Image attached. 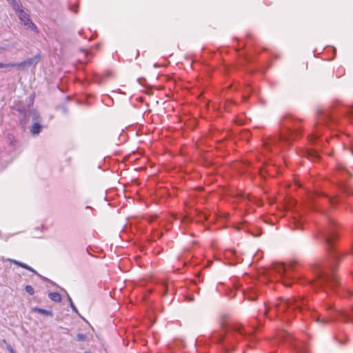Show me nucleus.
Here are the masks:
<instances>
[{
  "label": "nucleus",
  "mask_w": 353,
  "mask_h": 353,
  "mask_svg": "<svg viewBox=\"0 0 353 353\" xmlns=\"http://www.w3.org/2000/svg\"><path fill=\"white\" fill-rule=\"evenodd\" d=\"M49 298L57 303H59L61 301V296L58 292H50L48 294Z\"/></svg>",
  "instance_id": "11"
},
{
  "label": "nucleus",
  "mask_w": 353,
  "mask_h": 353,
  "mask_svg": "<svg viewBox=\"0 0 353 353\" xmlns=\"http://www.w3.org/2000/svg\"><path fill=\"white\" fill-rule=\"evenodd\" d=\"M283 125H287V130L290 134L292 135L294 133H298L299 128L294 125H289L288 123H283Z\"/></svg>",
  "instance_id": "9"
},
{
  "label": "nucleus",
  "mask_w": 353,
  "mask_h": 353,
  "mask_svg": "<svg viewBox=\"0 0 353 353\" xmlns=\"http://www.w3.org/2000/svg\"><path fill=\"white\" fill-rule=\"evenodd\" d=\"M343 191L347 194H353V189L344 188Z\"/></svg>",
  "instance_id": "20"
},
{
  "label": "nucleus",
  "mask_w": 353,
  "mask_h": 353,
  "mask_svg": "<svg viewBox=\"0 0 353 353\" xmlns=\"http://www.w3.org/2000/svg\"><path fill=\"white\" fill-rule=\"evenodd\" d=\"M8 261H10L11 263H14V264H15L17 265H19V266L23 268H25V269H26V270L33 272L35 274L39 275L36 270H34L32 268H31L30 266H29L26 263H22V262L19 261L15 260V259H8Z\"/></svg>",
  "instance_id": "7"
},
{
  "label": "nucleus",
  "mask_w": 353,
  "mask_h": 353,
  "mask_svg": "<svg viewBox=\"0 0 353 353\" xmlns=\"http://www.w3.org/2000/svg\"><path fill=\"white\" fill-rule=\"evenodd\" d=\"M41 125L36 122L32 124L30 132L32 134H38L41 130Z\"/></svg>",
  "instance_id": "12"
},
{
  "label": "nucleus",
  "mask_w": 353,
  "mask_h": 353,
  "mask_svg": "<svg viewBox=\"0 0 353 353\" xmlns=\"http://www.w3.org/2000/svg\"><path fill=\"white\" fill-rule=\"evenodd\" d=\"M352 254H353V251H352Z\"/></svg>",
  "instance_id": "34"
},
{
  "label": "nucleus",
  "mask_w": 353,
  "mask_h": 353,
  "mask_svg": "<svg viewBox=\"0 0 353 353\" xmlns=\"http://www.w3.org/2000/svg\"><path fill=\"white\" fill-rule=\"evenodd\" d=\"M299 301L295 299H281V302L279 303L275 304V307L277 308L279 311L284 312L287 307L294 306L295 308L301 309V305L299 304Z\"/></svg>",
  "instance_id": "5"
},
{
  "label": "nucleus",
  "mask_w": 353,
  "mask_h": 353,
  "mask_svg": "<svg viewBox=\"0 0 353 353\" xmlns=\"http://www.w3.org/2000/svg\"><path fill=\"white\" fill-rule=\"evenodd\" d=\"M68 302L70 303V306L71 307L72 311L76 312V313H78L77 308L76 307V306L73 303L72 300V299L70 298V296L69 295H68Z\"/></svg>",
  "instance_id": "15"
},
{
  "label": "nucleus",
  "mask_w": 353,
  "mask_h": 353,
  "mask_svg": "<svg viewBox=\"0 0 353 353\" xmlns=\"http://www.w3.org/2000/svg\"><path fill=\"white\" fill-rule=\"evenodd\" d=\"M25 290L30 295H32L34 293V290L33 288L29 285H27L25 286Z\"/></svg>",
  "instance_id": "16"
},
{
  "label": "nucleus",
  "mask_w": 353,
  "mask_h": 353,
  "mask_svg": "<svg viewBox=\"0 0 353 353\" xmlns=\"http://www.w3.org/2000/svg\"><path fill=\"white\" fill-rule=\"evenodd\" d=\"M84 353H90V352L86 351V352H85Z\"/></svg>",
  "instance_id": "33"
},
{
  "label": "nucleus",
  "mask_w": 353,
  "mask_h": 353,
  "mask_svg": "<svg viewBox=\"0 0 353 353\" xmlns=\"http://www.w3.org/2000/svg\"><path fill=\"white\" fill-rule=\"evenodd\" d=\"M306 156L312 160H318L319 159V155L314 149L307 150L306 151Z\"/></svg>",
  "instance_id": "8"
},
{
  "label": "nucleus",
  "mask_w": 353,
  "mask_h": 353,
  "mask_svg": "<svg viewBox=\"0 0 353 353\" xmlns=\"http://www.w3.org/2000/svg\"><path fill=\"white\" fill-rule=\"evenodd\" d=\"M312 139H317L316 137L312 136Z\"/></svg>",
  "instance_id": "32"
},
{
  "label": "nucleus",
  "mask_w": 353,
  "mask_h": 353,
  "mask_svg": "<svg viewBox=\"0 0 353 353\" xmlns=\"http://www.w3.org/2000/svg\"><path fill=\"white\" fill-rule=\"evenodd\" d=\"M294 205H295V201H294V200L291 199V200H290V201H288V203H286V205H285V209H286V210H290V208H292L293 206H294Z\"/></svg>",
  "instance_id": "17"
},
{
  "label": "nucleus",
  "mask_w": 353,
  "mask_h": 353,
  "mask_svg": "<svg viewBox=\"0 0 353 353\" xmlns=\"http://www.w3.org/2000/svg\"><path fill=\"white\" fill-rule=\"evenodd\" d=\"M248 97H245V96H244V97H243V99H244L245 101L248 100Z\"/></svg>",
  "instance_id": "28"
},
{
  "label": "nucleus",
  "mask_w": 353,
  "mask_h": 353,
  "mask_svg": "<svg viewBox=\"0 0 353 353\" xmlns=\"http://www.w3.org/2000/svg\"><path fill=\"white\" fill-rule=\"evenodd\" d=\"M87 336L84 334L79 333L77 335V339L79 341H83L86 339Z\"/></svg>",
  "instance_id": "18"
},
{
  "label": "nucleus",
  "mask_w": 353,
  "mask_h": 353,
  "mask_svg": "<svg viewBox=\"0 0 353 353\" xmlns=\"http://www.w3.org/2000/svg\"><path fill=\"white\" fill-rule=\"evenodd\" d=\"M300 301H301V302H302V304H303V305H305V303L303 302V300H301Z\"/></svg>",
  "instance_id": "31"
},
{
  "label": "nucleus",
  "mask_w": 353,
  "mask_h": 353,
  "mask_svg": "<svg viewBox=\"0 0 353 353\" xmlns=\"http://www.w3.org/2000/svg\"><path fill=\"white\" fill-rule=\"evenodd\" d=\"M41 56L40 54H36L34 57H32L30 59H28L22 62H20L19 63H16L17 66L22 67L25 66L26 65H35L37 64L39 61L40 60Z\"/></svg>",
  "instance_id": "6"
},
{
  "label": "nucleus",
  "mask_w": 353,
  "mask_h": 353,
  "mask_svg": "<svg viewBox=\"0 0 353 353\" xmlns=\"http://www.w3.org/2000/svg\"><path fill=\"white\" fill-rule=\"evenodd\" d=\"M316 321L319 322V323H323V324H325V323H327V319H320L319 317L316 318Z\"/></svg>",
  "instance_id": "22"
},
{
  "label": "nucleus",
  "mask_w": 353,
  "mask_h": 353,
  "mask_svg": "<svg viewBox=\"0 0 353 353\" xmlns=\"http://www.w3.org/2000/svg\"><path fill=\"white\" fill-rule=\"evenodd\" d=\"M343 316L345 319L347 321H353V317L350 316L349 315H347L345 314H342Z\"/></svg>",
  "instance_id": "21"
},
{
  "label": "nucleus",
  "mask_w": 353,
  "mask_h": 353,
  "mask_svg": "<svg viewBox=\"0 0 353 353\" xmlns=\"http://www.w3.org/2000/svg\"><path fill=\"white\" fill-rule=\"evenodd\" d=\"M334 269L335 268L332 264L327 267L318 268L316 270V281L311 282V285L314 288L327 285L330 288H334L339 284L337 278L333 273Z\"/></svg>",
  "instance_id": "1"
},
{
  "label": "nucleus",
  "mask_w": 353,
  "mask_h": 353,
  "mask_svg": "<svg viewBox=\"0 0 353 353\" xmlns=\"http://www.w3.org/2000/svg\"><path fill=\"white\" fill-rule=\"evenodd\" d=\"M330 225L334 224V221L332 220H330Z\"/></svg>",
  "instance_id": "29"
},
{
  "label": "nucleus",
  "mask_w": 353,
  "mask_h": 353,
  "mask_svg": "<svg viewBox=\"0 0 353 353\" xmlns=\"http://www.w3.org/2000/svg\"><path fill=\"white\" fill-rule=\"evenodd\" d=\"M32 311L36 312L43 314V315L50 316H53V313L51 310H48L39 308V307H34V308H32Z\"/></svg>",
  "instance_id": "10"
},
{
  "label": "nucleus",
  "mask_w": 353,
  "mask_h": 353,
  "mask_svg": "<svg viewBox=\"0 0 353 353\" xmlns=\"http://www.w3.org/2000/svg\"><path fill=\"white\" fill-rule=\"evenodd\" d=\"M299 353H305V352H304L303 351H302L301 350H299Z\"/></svg>",
  "instance_id": "30"
},
{
  "label": "nucleus",
  "mask_w": 353,
  "mask_h": 353,
  "mask_svg": "<svg viewBox=\"0 0 353 353\" xmlns=\"http://www.w3.org/2000/svg\"><path fill=\"white\" fill-rule=\"evenodd\" d=\"M274 268L277 272L280 274H283L286 271V268L283 263L276 264Z\"/></svg>",
  "instance_id": "13"
},
{
  "label": "nucleus",
  "mask_w": 353,
  "mask_h": 353,
  "mask_svg": "<svg viewBox=\"0 0 353 353\" xmlns=\"http://www.w3.org/2000/svg\"><path fill=\"white\" fill-rule=\"evenodd\" d=\"M290 139V138L289 137L279 136V137L278 139H276V138L271 139V142L272 143H275L279 140H284L285 141H288Z\"/></svg>",
  "instance_id": "14"
},
{
  "label": "nucleus",
  "mask_w": 353,
  "mask_h": 353,
  "mask_svg": "<svg viewBox=\"0 0 353 353\" xmlns=\"http://www.w3.org/2000/svg\"><path fill=\"white\" fill-rule=\"evenodd\" d=\"M285 122L286 123H288V122L296 123L297 121H294L292 119H288V120L285 121Z\"/></svg>",
  "instance_id": "25"
},
{
  "label": "nucleus",
  "mask_w": 353,
  "mask_h": 353,
  "mask_svg": "<svg viewBox=\"0 0 353 353\" xmlns=\"http://www.w3.org/2000/svg\"><path fill=\"white\" fill-rule=\"evenodd\" d=\"M294 225H295V227H296L297 229H298V228H300L301 230H302V228H301V225H300V223H299V222H295V223H294Z\"/></svg>",
  "instance_id": "24"
},
{
  "label": "nucleus",
  "mask_w": 353,
  "mask_h": 353,
  "mask_svg": "<svg viewBox=\"0 0 353 353\" xmlns=\"http://www.w3.org/2000/svg\"><path fill=\"white\" fill-rule=\"evenodd\" d=\"M319 234L321 236L323 241L327 245V249L330 252L331 259L336 261L339 257L340 254L337 252L332 251L333 250V241L337 237V234L332 230L331 227H327L323 230L319 232Z\"/></svg>",
  "instance_id": "3"
},
{
  "label": "nucleus",
  "mask_w": 353,
  "mask_h": 353,
  "mask_svg": "<svg viewBox=\"0 0 353 353\" xmlns=\"http://www.w3.org/2000/svg\"><path fill=\"white\" fill-rule=\"evenodd\" d=\"M15 66H17V64L14 63H6V64L0 63V68L15 67Z\"/></svg>",
  "instance_id": "19"
},
{
  "label": "nucleus",
  "mask_w": 353,
  "mask_h": 353,
  "mask_svg": "<svg viewBox=\"0 0 353 353\" xmlns=\"http://www.w3.org/2000/svg\"><path fill=\"white\" fill-rule=\"evenodd\" d=\"M220 330L214 331L212 334V339L216 343H221L224 337V333L228 329H231L235 332H238L240 334H243L241 327L236 325L230 323L227 320V316L223 315L221 316L219 320Z\"/></svg>",
  "instance_id": "2"
},
{
  "label": "nucleus",
  "mask_w": 353,
  "mask_h": 353,
  "mask_svg": "<svg viewBox=\"0 0 353 353\" xmlns=\"http://www.w3.org/2000/svg\"><path fill=\"white\" fill-rule=\"evenodd\" d=\"M13 8L16 11L19 19L21 22L23 23L25 26H27L28 28L30 30L38 32V30L37 26L32 23V21L30 19V16L27 14L22 8L21 6L17 3H14L13 4Z\"/></svg>",
  "instance_id": "4"
},
{
  "label": "nucleus",
  "mask_w": 353,
  "mask_h": 353,
  "mask_svg": "<svg viewBox=\"0 0 353 353\" xmlns=\"http://www.w3.org/2000/svg\"><path fill=\"white\" fill-rule=\"evenodd\" d=\"M330 204H331V205H333V204H334V200H333V199L330 198Z\"/></svg>",
  "instance_id": "27"
},
{
  "label": "nucleus",
  "mask_w": 353,
  "mask_h": 353,
  "mask_svg": "<svg viewBox=\"0 0 353 353\" xmlns=\"http://www.w3.org/2000/svg\"><path fill=\"white\" fill-rule=\"evenodd\" d=\"M7 350L10 353H16L12 347L10 345H7Z\"/></svg>",
  "instance_id": "23"
},
{
  "label": "nucleus",
  "mask_w": 353,
  "mask_h": 353,
  "mask_svg": "<svg viewBox=\"0 0 353 353\" xmlns=\"http://www.w3.org/2000/svg\"><path fill=\"white\" fill-rule=\"evenodd\" d=\"M33 114L34 117H35V119L38 117L37 114L36 112H32Z\"/></svg>",
  "instance_id": "26"
}]
</instances>
